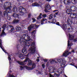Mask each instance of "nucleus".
Wrapping results in <instances>:
<instances>
[{
  "mask_svg": "<svg viewBox=\"0 0 77 77\" xmlns=\"http://www.w3.org/2000/svg\"><path fill=\"white\" fill-rule=\"evenodd\" d=\"M70 2L72 3V4L74 5L77 3V0H71V1H70Z\"/></svg>",
  "mask_w": 77,
  "mask_h": 77,
  "instance_id": "nucleus-28",
  "label": "nucleus"
},
{
  "mask_svg": "<svg viewBox=\"0 0 77 77\" xmlns=\"http://www.w3.org/2000/svg\"><path fill=\"white\" fill-rule=\"evenodd\" d=\"M72 30V27H70V28H68V31L69 32H71Z\"/></svg>",
  "mask_w": 77,
  "mask_h": 77,
  "instance_id": "nucleus-34",
  "label": "nucleus"
},
{
  "mask_svg": "<svg viewBox=\"0 0 77 77\" xmlns=\"http://www.w3.org/2000/svg\"><path fill=\"white\" fill-rule=\"evenodd\" d=\"M69 49H70L71 48V47H70L69 48Z\"/></svg>",
  "mask_w": 77,
  "mask_h": 77,
  "instance_id": "nucleus-63",
  "label": "nucleus"
},
{
  "mask_svg": "<svg viewBox=\"0 0 77 77\" xmlns=\"http://www.w3.org/2000/svg\"><path fill=\"white\" fill-rule=\"evenodd\" d=\"M73 45L72 43H71L70 44H69V41L68 40V47H69V46H70L71 47V45Z\"/></svg>",
  "mask_w": 77,
  "mask_h": 77,
  "instance_id": "nucleus-33",
  "label": "nucleus"
},
{
  "mask_svg": "<svg viewBox=\"0 0 77 77\" xmlns=\"http://www.w3.org/2000/svg\"><path fill=\"white\" fill-rule=\"evenodd\" d=\"M2 40L0 39V47L2 49V50L5 53H6V50L5 49H4L3 48V46H2Z\"/></svg>",
  "mask_w": 77,
  "mask_h": 77,
  "instance_id": "nucleus-20",
  "label": "nucleus"
},
{
  "mask_svg": "<svg viewBox=\"0 0 77 77\" xmlns=\"http://www.w3.org/2000/svg\"><path fill=\"white\" fill-rule=\"evenodd\" d=\"M21 0H17V1L18 2H20V1H21Z\"/></svg>",
  "mask_w": 77,
  "mask_h": 77,
  "instance_id": "nucleus-60",
  "label": "nucleus"
},
{
  "mask_svg": "<svg viewBox=\"0 0 77 77\" xmlns=\"http://www.w3.org/2000/svg\"><path fill=\"white\" fill-rule=\"evenodd\" d=\"M49 23H53V24H56V19L53 18L52 20V21L51 22L50 21H48Z\"/></svg>",
  "mask_w": 77,
  "mask_h": 77,
  "instance_id": "nucleus-24",
  "label": "nucleus"
},
{
  "mask_svg": "<svg viewBox=\"0 0 77 77\" xmlns=\"http://www.w3.org/2000/svg\"><path fill=\"white\" fill-rule=\"evenodd\" d=\"M63 2L65 5H68L71 3V1L70 0H63Z\"/></svg>",
  "mask_w": 77,
  "mask_h": 77,
  "instance_id": "nucleus-18",
  "label": "nucleus"
},
{
  "mask_svg": "<svg viewBox=\"0 0 77 77\" xmlns=\"http://www.w3.org/2000/svg\"><path fill=\"white\" fill-rule=\"evenodd\" d=\"M28 44H27L26 45V46H24L23 44H22V47H23V50L22 51V52L23 53V54H25L27 53V48H26V47H29V46H30V45H28Z\"/></svg>",
  "mask_w": 77,
  "mask_h": 77,
  "instance_id": "nucleus-7",
  "label": "nucleus"
},
{
  "mask_svg": "<svg viewBox=\"0 0 77 77\" xmlns=\"http://www.w3.org/2000/svg\"><path fill=\"white\" fill-rule=\"evenodd\" d=\"M69 36L70 41H72V40H73V39H74V35H70V34H69Z\"/></svg>",
  "mask_w": 77,
  "mask_h": 77,
  "instance_id": "nucleus-23",
  "label": "nucleus"
},
{
  "mask_svg": "<svg viewBox=\"0 0 77 77\" xmlns=\"http://www.w3.org/2000/svg\"><path fill=\"white\" fill-rule=\"evenodd\" d=\"M4 5L7 6V9L5 10V11H7V12L9 13H11L12 12L11 3L9 2H6L5 3Z\"/></svg>",
  "mask_w": 77,
  "mask_h": 77,
  "instance_id": "nucleus-3",
  "label": "nucleus"
},
{
  "mask_svg": "<svg viewBox=\"0 0 77 77\" xmlns=\"http://www.w3.org/2000/svg\"><path fill=\"white\" fill-rule=\"evenodd\" d=\"M74 63H72L71 64H70V65H72V66H74Z\"/></svg>",
  "mask_w": 77,
  "mask_h": 77,
  "instance_id": "nucleus-49",
  "label": "nucleus"
},
{
  "mask_svg": "<svg viewBox=\"0 0 77 77\" xmlns=\"http://www.w3.org/2000/svg\"><path fill=\"white\" fill-rule=\"evenodd\" d=\"M66 25L65 24H63L62 26V27L63 29H66Z\"/></svg>",
  "mask_w": 77,
  "mask_h": 77,
  "instance_id": "nucleus-37",
  "label": "nucleus"
},
{
  "mask_svg": "<svg viewBox=\"0 0 77 77\" xmlns=\"http://www.w3.org/2000/svg\"><path fill=\"white\" fill-rule=\"evenodd\" d=\"M6 27V25H4L2 26V29H3V30H2V33L0 35V36H3V35H6V33L4 31Z\"/></svg>",
  "mask_w": 77,
  "mask_h": 77,
  "instance_id": "nucleus-9",
  "label": "nucleus"
},
{
  "mask_svg": "<svg viewBox=\"0 0 77 77\" xmlns=\"http://www.w3.org/2000/svg\"><path fill=\"white\" fill-rule=\"evenodd\" d=\"M41 15H42V14L40 13L39 16L37 18V20H39L40 19H41Z\"/></svg>",
  "mask_w": 77,
  "mask_h": 77,
  "instance_id": "nucleus-35",
  "label": "nucleus"
},
{
  "mask_svg": "<svg viewBox=\"0 0 77 77\" xmlns=\"http://www.w3.org/2000/svg\"><path fill=\"white\" fill-rule=\"evenodd\" d=\"M51 0H48V1L49 2H50V1H51Z\"/></svg>",
  "mask_w": 77,
  "mask_h": 77,
  "instance_id": "nucleus-61",
  "label": "nucleus"
},
{
  "mask_svg": "<svg viewBox=\"0 0 77 77\" xmlns=\"http://www.w3.org/2000/svg\"><path fill=\"white\" fill-rule=\"evenodd\" d=\"M41 4H42L41 3H40V2H39L38 3V4L37 3V5H38V6H40V5H41Z\"/></svg>",
  "mask_w": 77,
  "mask_h": 77,
  "instance_id": "nucleus-43",
  "label": "nucleus"
},
{
  "mask_svg": "<svg viewBox=\"0 0 77 77\" xmlns=\"http://www.w3.org/2000/svg\"><path fill=\"white\" fill-rule=\"evenodd\" d=\"M54 75H56V76H57V77H59V75H60L59 74L55 73L54 74Z\"/></svg>",
  "mask_w": 77,
  "mask_h": 77,
  "instance_id": "nucleus-41",
  "label": "nucleus"
},
{
  "mask_svg": "<svg viewBox=\"0 0 77 77\" xmlns=\"http://www.w3.org/2000/svg\"><path fill=\"white\" fill-rule=\"evenodd\" d=\"M31 40L30 37L27 34H23L21 37L20 40V44H23V45L26 46V44H29V41Z\"/></svg>",
  "mask_w": 77,
  "mask_h": 77,
  "instance_id": "nucleus-2",
  "label": "nucleus"
},
{
  "mask_svg": "<svg viewBox=\"0 0 77 77\" xmlns=\"http://www.w3.org/2000/svg\"><path fill=\"white\" fill-rule=\"evenodd\" d=\"M8 13H8L7 11H4V15L5 16L6 15L7 17V20H11V17L9 15H8Z\"/></svg>",
  "mask_w": 77,
  "mask_h": 77,
  "instance_id": "nucleus-11",
  "label": "nucleus"
},
{
  "mask_svg": "<svg viewBox=\"0 0 77 77\" xmlns=\"http://www.w3.org/2000/svg\"><path fill=\"white\" fill-rule=\"evenodd\" d=\"M38 27H39V26H38L36 24H32L29 26V27H28V30H29V31H31V29H32V28H33V27H36V28H38Z\"/></svg>",
  "mask_w": 77,
  "mask_h": 77,
  "instance_id": "nucleus-10",
  "label": "nucleus"
},
{
  "mask_svg": "<svg viewBox=\"0 0 77 77\" xmlns=\"http://www.w3.org/2000/svg\"><path fill=\"white\" fill-rule=\"evenodd\" d=\"M23 32L24 33V35H27V34H28V31L27 30Z\"/></svg>",
  "mask_w": 77,
  "mask_h": 77,
  "instance_id": "nucleus-38",
  "label": "nucleus"
},
{
  "mask_svg": "<svg viewBox=\"0 0 77 77\" xmlns=\"http://www.w3.org/2000/svg\"><path fill=\"white\" fill-rule=\"evenodd\" d=\"M42 16L43 18H45L46 17H47V14H43L42 15Z\"/></svg>",
  "mask_w": 77,
  "mask_h": 77,
  "instance_id": "nucleus-39",
  "label": "nucleus"
},
{
  "mask_svg": "<svg viewBox=\"0 0 77 77\" xmlns=\"http://www.w3.org/2000/svg\"><path fill=\"white\" fill-rule=\"evenodd\" d=\"M62 68H60V69H60V70H61V69H62Z\"/></svg>",
  "mask_w": 77,
  "mask_h": 77,
  "instance_id": "nucleus-59",
  "label": "nucleus"
},
{
  "mask_svg": "<svg viewBox=\"0 0 77 77\" xmlns=\"http://www.w3.org/2000/svg\"><path fill=\"white\" fill-rule=\"evenodd\" d=\"M47 2H48V0H46Z\"/></svg>",
  "mask_w": 77,
  "mask_h": 77,
  "instance_id": "nucleus-64",
  "label": "nucleus"
},
{
  "mask_svg": "<svg viewBox=\"0 0 77 77\" xmlns=\"http://www.w3.org/2000/svg\"><path fill=\"white\" fill-rule=\"evenodd\" d=\"M56 11H57V10H54L53 11V12H56Z\"/></svg>",
  "mask_w": 77,
  "mask_h": 77,
  "instance_id": "nucleus-56",
  "label": "nucleus"
},
{
  "mask_svg": "<svg viewBox=\"0 0 77 77\" xmlns=\"http://www.w3.org/2000/svg\"><path fill=\"white\" fill-rule=\"evenodd\" d=\"M32 19L33 20L32 22H35L36 21V19H35V18H32Z\"/></svg>",
  "mask_w": 77,
  "mask_h": 77,
  "instance_id": "nucleus-44",
  "label": "nucleus"
},
{
  "mask_svg": "<svg viewBox=\"0 0 77 77\" xmlns=\"http://www.w3.org/2000/svg\"><path fill=\"white\" fill-rule=\"evenodd\" d=\"M29 51H30L31 54H34L35 53L36 47H35V45L34 42L31 43V48H30Z\"/></svg>",
  "mask_w": 77,
  "mask_h": 77,
  "instance_id": "nucleus-4",
  "label": "nucleus"
},
{
  "mask_svg": "<svg viewBox=\"0 0 77 77\" xmlns=\"http://www.w3.org/2000/svg\"><path fill=\"white\" fill-rule=\"evenodd\" d=\"M51 9V7L49 5H46V7L45 8V12H49L48 10H50Z\"/></svg>",
  "mask_w": 77,
  "mask_h": 77,
  "instance_id": "nucleus-12",
  "label": "nucleus"
},
{
  "mask_svg": "<svg viewBox=\"0 0 77 77\" xmlns=\"http://www.w3.org/2000/svg\"><path fill=\"white\" fill-rule=\"evenodd\" d=\"M42 66L43 68H45V65L44 64H42Z\"/></svg>",
  "mask_w": 77,
  "mask_h": 77,
  "instance_id": "nucleus-51",
  "label": "nucleus"
},
{
  "mask_svg": "<svg viewBox=\"0 0 77 77\" xmlns=\"http://www.w3.org/2000/svg\"><path fill=\"white\" fill-rule=\"evenodd\" d=\"M36 64L35 63H33L32 64V68H30V67H29L28 66H20V69L21 70H22V69H30L32 70L34 68H35V67H36Z\"/></svg>",
  "mask_w": 77,
  "mask_h": 77,
  "instance_id": "nucleus-5",
  "label": "nucleus"
},
{
  "mask_svg": "<svg viewBox=\"0 0 77 77\" xmlns=\"http://www.w3.org/2000/svg\"><path fill=\"white\" fill-rule=\"evenodd\" d=\"M16 30L17 32H19V31H20L21 30V28L19 26H16Z\"/></svg>",
  "mask_w": 77,
  "mask_h": 77,
  "instance_id": "nucleus-25",
  "label": "nucleus"
},
{
  "mask_svg": "<svg viewBox=\"0 0 77 77\" xmlns=\"http://www.w3.org/2000/svg\"><path fill=\"white\" fill-rule=\"evenodd\" d=\"M56 24L57 25H58V26H60V24H59V22H57L56 23Z\"/></svg>",
  "mask_w": 77,
  "mask_h": 77,
  "instance_id": "nucleus-45",
  "label": "nucleus"
},
{
  "mask_svg": "<svg viewBox=\"0 0 77 77\" xmlns=\"http://www.w3.org/2000/svg\"><path fill=\"white\" fill-rule=\"evenodd\" d=\"M29 1L31 3H32L33 2V0H29Z\"/></svg>",
  "mask_w": 77,
  "mask_h": 77,
  "instance_id": "nucleus-48",
  "label": "nucleus"
},
{
  "mask_svg": "<svg viewBox=\"0 0 77 77\" xmlns=\"http://www.w3.org/2000/svg\"><path fill=\"white\" fill-rule=\"evenodd\" d=\"M12 10L13 12H14V13H17V12L18 9H17V8L15 6H14Z\"/></svg>",
  "mask_w": 77,
  "mask_h": 77,
  "instance_id": "nucleus-21",
  "label": "nucleus"
},
{
  "mask_svg": "<svg viewBox=\"0 0 77 77\" xmlns=\"http://www.w3.org/2000/svg\"><path fill=\"white\" fill-rule=\"evenodd\" d=\"M73 41L74 42H76L77 41V38H76L73 40Z\"/></svg>",
  "mask_w": 77,
  "mask_h": 77,
  "instance_id": "nucleus-50",
  "label": "nucleus"
},
{
  "mask_svg": "<svg viewBox=\"0 0 77 77\" xmlns=\"http://www.w3.org/2000/svg\"><path fill=\"white\" fill-rule=\"evenodd\" d=\"M35 32H36V30H34L33 31H32V32L31 33H32V34H33V33H35Z\"/></svg>",
  "mask_w": 77,
  "mask_h": 77,
  "instance_id": "nucleus-46",
  "label": "nucleus"
},
{
  "mask_svg": "<svg viewBox=\"0 0 77 77\" xmlns=\"http://www.w3.org/2000/svg\"><path fill=\"white\" fill-rule=\"evenodd\" d=\"M49 75H50V77H54V76L51 75V74H49Z\"/></svg>",
  "mask_w": 77,
  "mask_h": 77,
  "instance_id": "nucleus-47",
  "label": "nucleus"
},
{
  "mask_svg": "<svg viewBox=\"0 0 77 77\" xmlns=\"http://www.w3.org/2000/svg\"><path fill=\"white\" fill-rule=\"evenodd\" d=\"M8 27H12V28H11V30L9 31V33H11L12 32H13L14 33V32L15 29H14V28L13 26H12L11 25H10L8 26Z\"/></svg>",
  "mask_w": 77,
  "mask_h": 77,
  "instance_id": "nucleus-19",
  "label": "nucleus"
},
{
  "mask_svg": "<svg viewBox=\"0 0 77 77\" xmlns=\"http://www.w3.org/2000/svg\"><path fill=\"white\" fill-rule=\"evenodd\" d=\"M32 6H38V3H37V2H35L32 4Z\"/></svg>",
  "mask_w": 77,
  "mask_h": 77,
  "instance_id": "nucleus-32",
  "label": "nucleus"
},
{
  "mask_svg": "<svg viewBox=\"0 0 77 77\" xmlns=\"http://www.w3.org/2000/svg\"><path fill=\"white\" fill-rule=\"evenodd\" d=\"M19 11L20 13L19 15H23L24 14L26 13V9L22 7H19Z\"/></svg>",
  "mask_w": 77,
  "mask_h": 77,
  "instance_id": "nucleus-6",
  "label": "nucleus"
},
{
  "mask_svg": "<svg viewBox=\"0 0 77 77\" xmlns=\"http://www.w3.org/2000/svg\"><path fill=\"white\" fill-rule=\"evenodd\" d=\"M19 21H20V20H14L13 21V24H16V23H18V22H19Z\"/></svg>",
  "mask_w": 77,
  "mask_h": 77,
  "instance_id": "nucleus-29",
  "label": "nucleus"
},
{
  "mask_svg": "<svg viewBox=\"0 0 77 77\" xmlns=\"http://www.w3.org/2000/svg\"><path fill=\"white\" fill-rule=\"evenodd\" d=\"M44 61L45 62H47V60H44Z\"/></svg>",
  "mask_w": 77,
  "mask_h": 77,
  "instance_id": "nucleus-52",
  "label": "nucleus"
},
{
  "mask_svg": "<svg viewBox=\"0 0 77 77\" xmlns=\"http://www.w3.org/2000/svg\"><path fill=\"white\" fill-rule=\"evenodd\" d=\"M8 59L9 60L10 64L11 65V56L9 55L8 54Z\"/></svg>",
  "mask_w": 77,
  "mask_h": 77,
  "instance_id": "nucleus-30",
  "label": "nucleus"
},
{
  "mask_svg": "<svg viewBox=\"0 0 77 77\" xmlns=\"http://www.w3.org/2000/svg\"><path fill=\"white\" fill-rule=\"evenodd\" d=\"M0 32H1V28H0Z\"/></svg>",
  "mask_w": 77,
  "mask_h": 77,
  "instance_id": "nucleus-62",
  "label": "nucleus"
},
{
  "mask_svg": "<svg viewBox=\"0 0 77 77\" xmlns=\"http://www.w3.org/2000/svg\"><path fill=\"white\" fill-rule=\"evenodd\" d=\"M53 18V14H51L50 16L49 17V20H51Z\"/></svg>",
  "mask_w": 77,
  "mask_h": 77,
  "instance_id": "nucleus-36",
  "label": "nucleus"
},
{
  "mask_svg": "<svg viewBox=\"0 0 77 77\" xmlns=\"http://www.w3.org/2000/svg\"><path fill=\"white\" fill-rule=\"evenodd\" d=\"M50 61L51 63H57V62L54 60H50Z\"/></svg>",
  "mask_w": 77,
  "mask_h": 77,
  "instance_id": "nucleus-31",
  "label": "nucleus"
},
{
  "mask_svg": "<svg viewBox=\"0 0 77 77\" xmlns=\"http://www.w3.org/2000/svg\"><path fill=\"white\" fill-rule=\"evenodd\" d=\"M36 61H37L38 62H39V59H37L36 60Z\"/></svg>",
  "mask_w": 77,
  "mask_h": 77,
  "instance_id": "nucleus-53",
  "label": "nucleus"
},
{
  "mask_svg": "<svg viewBox=\"0 0 77 77\" xmlns=\"http://www.w3.org/2000/svg\"><path fill=\"white\" fill-rule=\"evenodd\" d=\"M9 77H15V76L14 75H12L10 74H9Z\"/></svg>",
  "mask_w": 77,
  "mask_h": 77,
  "instance_id": "nucleus-42",
  "label": "nucleus"
},
{
  "mask_svg": "<svg viewBox=\"0 0 77 77\" xmlns=\"http://www.w3.org/2000/svg\"><path fill=\"white\" fill-rule=\"evenodd\" d=\"M47 19L45 18H43L42 20L41 21V24H45V23H47Z\"/></svg>",
  "mask_w": 77,
  "mask_h": 77,
  "instance_id": "nucleus-16",
  "label": "nucleus"
},
{
  "mask_svg": "<svg viewBox=\"0 0 77 77\" xmlns=\"http://www.w3.org/2000/svg\"><path fill=\"white\" fill-rule=\"evenodd\" d=\"M71 10L73 12H75V11H76L77 10V8L75 6H72L70 7Z\"/></svg>",
  "mask_w": 77,
  "mask_h": 77,
  "instance_id": "nucleus-17",
  "label": "nucleus"
},
{
  "mask_svg": "<svg viewBox=\"0 0 77 77\" xmlns=\"http://www.w3.org/2000/svg\"><path fill=\"white\" fill-rule=\"evenodd\" d=\"M67 23L69 24H72V21L70 19H68L67 20Z\"/></svg>",
  "mask_w": 77,
  "mask_h": 77,
  "instance_id": "nucleus-26",
  "label": "nucleus"
},
{
  "mask_svg": "<svg viewBox=\"0 0 77 77\" xmlns=\"http://www.w3.org/2000/svg\"><path fill=\"white\" fill-rule=\"evenodd\" d=\"M72 10H71V7H70V8L68 9L66 11V13L68 14H71V13Z\"/></svg>",
  "mask_w": 77,
  "mask_h": 77,
  "instance_id": "nucleus-27",
  "label": "nucleus"
},
{
  "mask_svg": "<svg viewBox=\"0 0 77 77\" xmlns=\"http://www.w3.org/2000/svg\"><path fill=\"white\" fill-rule=\"evenodd\" d=\"M70 17L71 18H77V13H72L70 15Z\"/></svg>",
  "mask_w": 77,
  "mask_h": 77,
  "instance_id": "nucleus-13",
  "label": "nucleus"
},
{
  "mask_svg": "<svg viewBox=\"0 0 77 77\" xmlns=\"http://www.w3.org/2000/svg\"><path fill=\"white\" fill-rule=\"evenodd\" d=\"M56 15H57L58 14V12L55 13Z\"/></svg>",
  "mask_w": 77,
  "mask_h": 77,
  "instance_id": "nucleus-57",
  "label": "nucleus"
},
{
  "mask_svg": "<svg viewBox=\"0 0 77 77\" xmlns=\"http://www.w3.org/2000/svg\"><path fill=\"white\" fill-rule=\"evenodd\" d=\"M28 16L29 18H30V17H31V13H30L29 14Z\"/></svg>",
  "mask_w": 77,
  "mask_h": 77,
  "instance_id": "nucleus-40",
  "label": "nucleus"
},
{
  "mask_svg": "<svg viewBox=\"0 0 77 77\" xmlns=\"http://www.w3.org/2000/svg\"><path fill=\"white\" fill-rule=\"evenodd\" d=\"M57 61L59 62V63H61L62 64H61L62 66H65V63H66V61L65 59H63V60H61V59H58L57 60Z\"/></svg>",
  "mask_w": 77,
  "mask_h": 77,
  "instance_id": "nucleus-8",
  "label": "nucleus"
},
{
  "mask_svg": "<svg viewBox=\"0 0 77 77\" xmlns=\"http://www.w3.org/2000/svg\"><path fill=\"white\" fill-rule=\"evenodd\" d=\"M71 52H69L68 53V51H66L63 54V56L65 57H67V56H68L69 54H71Z\"/></svg>",
  "mask_w": 77,
  "mask_h": 77,
  "instance_id": "nucleus-14",
  "label": "nucleus"
},
{
  "mask_svg": "<svg viewBox=\"0 0 77 77\" xmlns=\"http://www.w3.org/2000/svg\"><path fill=\"white\" fill-rule=\"evenodd\" d=\"M29 54L27 55H23L22 54H19V57L20 59H24V57H26V59L23 62H21L19 61H17V63L20 64V65H24L26 64L25 62H26L27 61H28V66H31L32 65V61L31 60H29V59L28 57Z\"/></svg>",
  "mask_w": 77,
  "mask_h": 77,
  "instance_id": "nucleus-1",
  "label": "nucleus"
},
{
  "mask_svg": "<svg viewBox=\"0 0 77 77\" xmlns=\"http://www.w3.org/2000/svg\"><path fill=\"white\" fill-rule=\"evenodd\" d=\"M38 73L39 74H41V73L39 72H38Z\"/></svg>",
  "mask_w": 77,
  "mask_h": 77,
  "instance_id": "nucleus-58",
  "label": "nucleus"
},
{
  "mask_svg": "<svg viewBox=\"0 0 77 77\" xmlns=\"http://www.w3.org/2000/svg\"><path fill=\"white\" fill-rule=\"evenodd\" d=\"M50 69H49V70L50 71H52V72H54V70L56 69V67L54 66H52L50 67Z\"/></svg>",
  "mask_w": 77,
  "mask_h": 77,
  "instance_id": "nucleus-22",
  "label": "nucleus"
},
{
  "mask_svg": "<svg viewBox=\"0 0 77 77\" xmlns=\"http://www.w3.org/2000/svg\"><path fill=\"white\" fill-rule=\"evenodd\" d=\"M54 17H56V14H54Z\"/></svg>",
  "mask_w": 77,
  "mask_h": 77,
  "instance_id": "nucleus-54",
  "label": "nucleus"
},
{
  "mask_svg": "<svg viewBox=\"0 0 77 77\" xmlns=\"http://www.w3.org/2000/svg\"><path fill=\"white\" fill-rule=\"evenodd\" d=\"M72 53H74V50H72Z\"/></svg>",
  "mask_w": 77,
  "mask_h": 77,
  "instance_id": "nucleus-55",
  "label": "nucleus"
},
{
  "mask_svg": "<svg viewBox=\"0 0 77 77\" xmlns=\"http://www.w3.org/2000/svg\"><path fill=\"white\" fill-rule=\"evenodd\" d=\"M12 17L14 18H18L19 19H20V16L18 15V14L16 13H14L12 15Z\"/></svg>",
  "mask_w": 77,
  "mask_h": 77,
  "instance_id": "nucleus-15",
  "label": "nucleus"
}]
</instances>
